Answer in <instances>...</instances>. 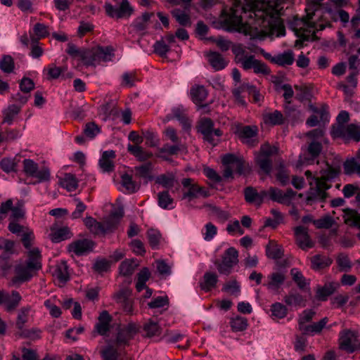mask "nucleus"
Returning <instances> with one entry per match:
<instances>
[{
  "mask_svg": "<svg viewBox=\"0 0 360 360\" xmlns=\"http://www.w3.org/2000/svg\"><path fill=\"white\" fill-rule=\"evenodd\" d=\"M22 165L23 172L27 176L37 179L38 182L50 180L51 172L48 167L42 166L39 167L38 164L31 159H25Z\"/></svg>",
  "mask_w": 360,
  "mask_h": 360,
  "instance_id": "423d86ee",
  "label": "nucleus"
},
{
  "mask_svg": "<svg viewBox=\"0 0 360 360\" xmlns=\"http://www.w3.org/2000/svg\"><path fill=\"white\" fill-rule=\"evenodd\" d=\"M305 11V16L295 17L290 22V27L295 35L303 41L316 40V31L323 30L330 26L326 15L333 21L340 20L343 24L349 20V15L347 11L330 6L328 3H326L321 8L318 6L306 8Z\"/></svg>",
  "mask_w": 360,
  "mask_h": 360,
  "instance_id": "f03ea898",
  "label": "nucleus"
},
{
  "mask_svg": "<svg viewBox=\"0 0 360 360\" xmlns=\"http://www.w3.org/2000/svg\"><path fill=\"white\" fill-rule=\"evenodd\" d=\"M30 311V307L27 306L22 307L18 312L15 325L20 332L24 330L25 324L28 321Z\"/></svg>",
  "mask_w": 360,
  "mask_h": 360,
  "instance_id": "c03bdc74",
  "label": "nucleus"
},
{
  "mask_svg": "<svg viewBox=\"0 0 360 360\" xmlns=\"http://www.w3.org/2000/svg\"><path fill=\"white\" fill-rule=\"evenodd\" d=\"M344 172L347 175H351L356 174L360 176V163H359L355 159L347 160L344 165Z\"/></svg>",
  "mask_w": 360,
  "mask_h": 360,
  "instance_id": "8fccbe9b",
  "label": "nucleus"
},
{
  "mask_svg": "<svg viewBox=\"0 0 360 360\" xmlns=\"http://www.w3.org/2000/svg\"><path fill=\"white\" fill-rule=\"evenodd\" d=\"M217 276L214 273L206 272L203 276V281L200 283L202 290L207 292L214 288L217 283Z\"/></svg>",
  "mask_w": 360,
  "mask_h": 360,
  "instance_id": "58836bf2",
  "label": "nucleus"
},
{
  "mask_svg": "<svg viewBox=\"0 0 360 360\" xmlns=\"http://www.w3.org/2000/svg\"><path fill=\"white\" fill-rule=\"evenodd\" d=\"M127 150L139 161H146L153 155L152 153L144 150L143 148L139 146L129 144L127 146Z\"/></svg>",
  "mask_w": 360,
  "mask_h": 360,
  "instance_id": "72a5a7b5",
  "label": "nucleus"
},
{
  "mask_svg": "<svg viewBox=\"0 0 360 360\" xmlns=\"http://www.w3.org/2000/svg\"><path fill=\"white\" fill-rule=\"evenodd\" d=\"M315 314V311L311 309L304 310L302 314L299 315L298 329L300 330L302 327L307 326L306 323L311 321Z\"/></svg>",
  "mask_w": 360,
  "mask_h": 360,
  "instance_id": "bf43d9fd",
  "label": "nucleus"
},
{
  "mask_svg": "<svg viewBox=\"0 0 360 360\" xmlns=\"http://www.w3.org/2000/svg\"><path fill=\"white\" fill-rule=\"evenodd\" d=\"M112 226L110 224V221L102 224L96 221L94 226L89 230L94 234H105L110 231Z\"/></svg>",
  "mask_w": 360,
  "mask_h": 360,
  "instance_id": "e2e57ef3",
  "label": "nucleus"
},
{
  "mask_svg": "<svg viewBox=\"0 0 360 360\" xmlns=\"http://www.w3.org/2000/svg\"><path fill=\"white\" fill-rule=\"evenodd\" d=\"M340 348L348 353L360 349V340L358 334L349 329H345L340 333Z\"/></svg>",
  "mask_w": 360,
  "mask_h": 360,
  "instance_id": "0eeeda50",
  "label": "nucleus"
},
{
  "mask_svg": "<svg viewBox=\"0 0 360 360\" xmlns=\"http://www.w3.org/2000/svg\"><path fill=\"white\" fill-rule=\"evenodd\" d=\"M208 95V92L202 85H195L191 89V99L195 104L198 105L199 109H203L205 112L208 111V104H201Z\"/></svg>",
  "mask_w": 360,
  "mask_h": 360,
  "instance_id": "f3484780",
  "label": "nucleus"
},
{
  "mask_svg": "<svg viewBox=\"0 0 360 360\" xmlns=\"http://www.w3.org/2000/svg\"><path fill=\"white\" fill-rule=\"evenodd\" d=\"M152 168V164L150 162H147L141 166L135 167L134 169L136 172V175L137 176L148 180H152L153 177L150 175Z\"/></svg>",
  "mask_w": 360,
  "mask_h": 360,
  "instance_id": "603ef678",
  "label": "nucleus"
},
{
  "mask_svg": "<svg viewBox=\"0 0 360 360\" xmlns=\"http://www.w3.org/2000/svg\"><path fill=\"white\" fill-rule=\"evenodd\" d=\"M227 24L235 31L259 39L266 33L269 25L266 11L268 4L264 0H233Z\"/></svg>",
  "mask_w": 360,
  "mask_h": 360,
  "instance_id": "f257e3e1",
  "label": "nucleus"
},
{
  "mask_svg": "<svg viewBox=\"0 0 360 360\" xmlns=\"http://www.w3.org/2000/svg\"><path fill=\"white\" fill-rule=\"evenodd\" d=\"M328 321V319L327 317H324L318 322H314L305 327H302L300 331L303 335L314 336L321 333L322 330L326 327Z\"/></svg>",
  "mask_w": 360,
  "mask_h": 360,
  "instance_id": "a878e982",
  "label": "nucleus"
},
{
  "mask_svg": "<svg viewBox=\"0 0 360 360\" xmlns=\"http://www.w3.org/2000/svg\"><path fill=\"white\" fill-rule=\"evenodd\" d=\"M339 174V170L326 162L323 163L321 170L315 172L313 174L309 170L305 172V176L309 181L310 186L314 184V188H311L307 200L308 202L315 200H323L326 198V191L330 188L328 181L335 179Z\"/></svg>",
  "mask_w": 360,
  "mask_h": 360,
  "instance_id": "20e7f679",
  "label": "nucleus"
},
{
  "mask_svg": "<svg viewBox=\"0 0 360 360\" xmlns=\"http://www.w3.org/2000/svg\"><path fill=\"white\" fill-rule=\"evenodd\" d=\"M26 264L36 270L41 269V254L39 248H33L28 251V259Z\"/></svg>",
  "mask_w": 360,
  "mask_h": 360,
  "instance_id": "2f4dec72",
  "label": "nucleus"
},
{
  "mask_svg": "<svg viewBox=\"0 0 360 360\" xmlns=\"http://www.w3.org/2000/svg\"><path fill=\"white\" fill-rule=\"evenodd\" d=\"M94 247V243L89 239L77 240L68 245L69 252L77 256L84 255L90 252Z\"/></svg>",
  "mask_w": 360,
  "mask_h": 360,
  "instance_id": "2eb2a0df",
  "label": "nucleus"
},
{
  "mask_svg": "<svg viewBox=\"0 0 360 360\" xmlns=\"http://www.w3.org/2000/svg\"><path fill=\"white\" fill-rule=\"evenodd\" d=\"M257 162L260 169L265 173L269 174L272 168V162L269 158L259 155L257 158Z\"/></svg>",
  "mask_w": 360,
  "mask_h": 360,
  "instance_id": "69168bd1",
  "label": "nucleus"
},
{
  "mask_svg": "<svg viewBox=\"0 0 360 360\" xmlns=\"http://www.w3.org/2000/svg\"><path fill=\"white\" fill-rule=\"evenodd\" d=\"M271 61L280 66H288L292 65L295 61V56L291 50L278 53L271 58Z\"/></svg>",
  "mask_w": 360,
  "mask_h": 360,
  "instance_id": "393cba45",
  "label": "nucleus"
},
{
  "mask_svg": "<svg viewBox=\"0 0 360 360\" xmlns=\"http://www.w3.org/2000/svg\"><path fill=\"white\" fill-rule=\"evenodd\" d=\"M79 59L82 60L86 65H96L97 64L96 49H82V51Z\"/></svg>",
  "mask_w": 360,
  "mask_h": 360,
  "instance_id": "a19ab883",
  "label": "nucleus"
},
{
  "mask_svg": "<svg viewBox=\"0 0 360 360\" xmlns=\"http://www.w3.org/2000/svg\"><path fill=\"white\" fill-rule=\"evenodd\" d=\"M22 297L16 290H13L11 294L6 292L4 303L5 310L8 312H12L19 306Z\"/></svg>",
  "mask_w": 360,
  "mask_h": 360,
  "instance_id": "5701e85b",
  "label": "nucleus"
},
{
  "mask_svg": "<svg viewBox=\"0 0 360 360\" xmlns=\"http://www.w3.org/2000/svg\"><path fill=\"white\" fill-rule=\"evenodd\" d=\"M114 5L105 2L104 8L106 15L112 18H129L134 13V9L128 0H112Z\"/></svg>",
  "mask_w": 360,
  "mask_h": 360,
  "instance_id": "39448f33",
  "label": "nucleus"
},
{
  "mask_svg": "<svg viewBox=\"0 0 360 360\" xmlns=\"http://www.w3.org/2000/svg\"><path fill=\"white\" fill-rule=\"evenodd\" d=\"M285 304L290 307H304L306 306V300L304 297L295 292H291L284 297Z\"/></svg>",
  "mask_w": 360,
  "mask_h": 360,
  "instance_id": "c756f323",
  "label": "nucleus"
},
{
  "mask_svg": "<svg viewBox=\"0 0 360 360\" xmlns=\"http://www.w3.org/2000/svg\"><path fill=\"white\" fill-rule=\"evenodd\" d=\"M171 13L181 26L190 27L191 25V17L185 11H182L180 8H174L171 11Z\"/></svg>",
  "mask_w": 360,
  "mask_h": 360,
  "instance_id": "f704fd0d",
  "label": "nucleus"
},
{
  "mask_svg": "<svg viewBox=\"0 0 360 360\" xmlns=\"http://www.w3.org/2000/svg\"><path fill=\"white\" fill-rule=\"evenodd\" d=\"M271 311L273 316L277 319H283L288 314V309L285 305L280 302L271 304Z\"/></svg>",
  "mask_w": 360,
  "mask_h": 360,
  "instance_id": "13d9d810",
  "label": "nucleus"
},
{
  "mask_svg": "<svg viewBox=\"0 0 360 360\" xmlns=\"http://www.w3.org/2000/svg\"><path fill=\"white\" fill-rule=\"evenodd\" d=\"M285 279V275L281 272H275L269 276V282L266 285L271 292H277Z\"/></svg>",
  "mask_w": 360,
  "mask_h": 360,
  "instance_id": "bb28decb",
  "label": "nucleus"
},
{
  "mask_svg": "<svg viewBox=\"0 0 360 360\" xmlns=\"http://www.w3.org/2000/svg\"><path fill=\"white\" fill-rule=\"evenodd\" d=\"M331 134L334 138H342L347 141H360V126L354 124L333 127Z\"/></svg>",
  "mask_w": 360,
  "mask_h": 360,
  "instance_id": "9d476101",
  "label": "nucleus"
},
{
  "mask_svg": "<svg viewBox=\"0 0 360 360\" xmlns=\"http://www.w3.org/2000/svg\"><path fill=\"white\" fill-rule=\"evenodd\" d=\"M115 300L117 302L122 304L123 309L127 314L133 313V304L131 300L127 298V292L124 290L119 292L115 295Z\"/></svg>",
  "mask_w": 360,
  "mask_h": 360,
  "instance_id": "de8ad7c7",
  "label": "nucleus"
},
{
  "mask_svg": "<svg viewBox=\"0 0 360 360\" xmlns=\"http://www.w3.org/2000/svg\"><path fill=\"white\" fill-rule=\"evenodd\" d=\"M238 63L245 70L253 69L257 74L268 75L270 72L265 63L255 59L252 55H249Z\"/></svg>",
  "mask_w": 360,
  "mask_h": 360,
  "instance_id": "ddd939ff",
  "label": "nucleus"
},
{
  "mask_svg": "<svg viewBox=\"0 0 360 360\" xmlns=\"http://www.w3.org/2000/svg\"><path fill=\"white\" fill-rule=\"evenodd\" d=\"M111 316L107 311H103L98 316V323L95 325V331L101 335H105L110 329Z\"/></svg>",
  "mask_w": 360,
  "mask_h": 360,
  "instance_id": "b1692460",
  "label": "nucleus"
},
{
  "mask_svg": "<svg viewBox=\"0 0 360 360\" xmlns=\"http://www.w3.org/2000/svg\"><path fill=\"white\" fill-rule=\"evenodd\" d=\"M186 112V109L182 105L172 109L174 119H176L180 122L184 131H188L191 128V120L187 117Z\"/></svg>",
  "mask_w": 360,
  "mask_h": 360,
  "instance_id": "aec40b11",
  "label": "nucleus"
},
{
  "mask_svg": "<svg viewBox=\"0 0 360 360\" xmlns=\"http://www.w3.org/2000/svg\"><path fill=\"white\" fill-rule=\"evenodd\" d=\"M333 262L332 259L323 255H316L311 258V267L319 271L328 267Z\"/></svg>",
  "mask_w": 360,
  "mask_h": 360,
  "instance_id": "c85d7f7f",
  "label": "nucleus"
},
{
  "mask_svg": "<svg viewBox=\"0 0 360 360\" xmlns=\"http://www.w3.org/2000/svg\"><path fill=\"white\" fill-rule=\"evenodd\" d=\"M154 52L161 57L166 56L167 53L169 51L168 44L164 41L163 39L157 41L153 45Z\"/></svg>",
  "mask_w": 360,
  "mask_h": 360,
  "instance_id": "774afa93",
  "label": "nucleus"
},
{
  "mask_svg": "<svg viewBox=\"0 0 360 360\" xmlns=\"http://www.w3.org/2000/svg\"><path fill=\"white\" fill-rule=\"evenodd\" d=\"M238 252L236 248L231 247L228 248L222 256L221 262L216 261L214 262L218 271L221 274L229 275L231 269L238 262Z\"/></svg>",
  "mask_w": 360,
  "mask_h": 360,
  "instance_id": "6e6552de",
  "label": "nucleus"
},
{
  "mask_svg": "<svg viewBox=\"0 0 360 360\" xmlns=\"http://www.w3.org/2000/svg\"><path fill=\"white\" fill-rule=\"evenodd\" d=\"M20 107L17 105H11L3 111L4 119L2 123L11 124L14 117L19 113Z\"/></svg>",
  "mask_w": 360,
  "mask_h": 360,
  "instance_id": "09e8293b",
  "label": "nucleus"
},
{
  "mask_svg": "<svg viewBox=\"0 0 360 360\" xmlns=\"http://www.w3.org/2000/svg\"><path fill=\"white\" fill-rule=\"evenodd\" d=\"M152 16H153V13L146 12V13H143L141 16L136 18L134 20V22L132 23V26L134 27V29L136 31H139V32L144 31L145 30L147 29L148 22Z\"/></svg>",
  "mask_w": 360,
  "mask_h": 360,
  "instance_id": "4c0bfd02",
  "label": "nucleus"
},
{
  "mask_svg": "<svg viewBox=\"0 0 360 360\" xmlns=\"http://www.w3.org/2000/svg\"><path fill=\"white\" fill-rule=\"evenodd\" d=\"M322 150V145L316 141H312L308 146V153L310 158L307 156H300L299 162L300 165H311L314 160L320 155Z\"/></svg>",
  "mask_w": 360,
  "mask_h": 360,
  "instance_id": "a211bd4d",
  "label": "nucleus"
},
{
  "mask_svg": "<svg viewBox=\"0 0 360 360\" xmlns=\"http://www.w3.org/2000/svg\"><path fill=\"white\" fill-rule=\"evenodd\" d=\"M115 158L114 150H106L103 153L99 160V165L103 172H110L114 169L113 159Z\"/></svg>",
  "mask_w": 360,
  "mask_h": 360,
  "instance_id": "cd10ccee",
  "label": "nucleus"
},
{
  "mask_svg": "<svg viewBox=\"0 0 360 360\" xmlns=\"http://www.w3.org/2000/svg\"><path fill=\"white\" fill-rule=\"evenodd\" d=\"M336 262L342 271H349L352 268L351 261L345 254H340L337 257Z\"/></svg>",
  "mask_w": 360,
  "mask_h": 360,
  "instance_id": "338daca9",
  "label": "nucleus"
},
{
  "mask_svg": "<svg viewBox=\"0 0 360 360\" xmlns=\"http://www.w3.org/2000/svg\"><path fill=\"white\" fill-rule=\"evenodd\" d=\"M237 134L241 142L248 146L253 147L257 145L258 128L255 125H246L238 129Z\"/></svg>",
  "mask_w": 360,
  "mask_h": 360,
  "instance_id": "f8f14e48",
  "label": "nucleus"
},
{
  "mask_svg": "<svg viewBox=\"0 0 360 360\" xmlns=\"http://www.w3.org/2000/svg\"><path fill=\"white\" fill-rule=\"evenodd\" d=\"M335 290V288L333 284H326L323 287L318 288L316 297L320 300H326L327 297L332 295Z\"/></svg>",
  "mask_w": 360,
  "mask_h": 360,
  "instance_id": "680f3d73",
  "label": "nucleus"
},
{
  "mask_svg": "<svg viewBox=\"0 0 360 360\" xmlns=\"http://www.w3.org/2000/svg\"><path fill=\"white\" fill-rule=\"evenodd\" d=\"M136 333V326L134 323H129L118 330L117 343L118 345H127Z\"/></svg>",
  "mask_w": 360,
  "mask_h": 360,
  "instance_id": "6ab92c4d",
  "label": "nucleus"
},
{
  "mask_svg": "<svg viewBox=\"0 0 360 360\" xmlns=\"http://www.w3.org/2000/svg\"><path fill=\"white\" fill-rule=\"evenodd\" d=\"M113 53L110 47H98L96 48V60L97 64L101 61L107 62L112 60Z\"/></svg>",
  "mask_w": 360,
  "mask_h": 360,
  "instance_id": "3c124183",
  "label": "nucleus"
},
{
  "mask_svg": "<svg viewBox=\"0 0 360 360\" xmlns=\"http://www.w3.org/2000/svg\"><path fill=\"white\" fill-rule=\"evenodd\" d=\"M60 186L68 191H75L78 187V180L76 176L70 173H66L60 178Z\"/></svg>",
  "mask_w": 360,
  "mask_h": 360,
  "instance_id": "7c9ffc66",
  "label": "nucleus"
},
{
  "mask_svg": "<svg viewBox=\"0 0 360 360\" xmlns=\"http://www.w3.org/2000/svg\"><path fill=\"white\" fill-rule=\"evenodd\" d=\"M137 266L138 263L136 259H125L120 265V273L124 276H131Z\"/></svg>",
  "mask_w": 360,
  "mask_h": 360,
  "instance_id": "ea45409f",
  "label": "nucleus"
},
{
  "mask_svg": "<svg viewBox=\"0 0 360 360\" xmlns=\"http://www.w3.org/2000/svg\"><path fill=\"white\" fill-rule=\"evenodd\" d=\"M143 330L147 337L151 338L153 336H158L161 334L162 328L158 323L149 319L143 326Z\"/></svg>",
  "mask_w": 360,
  "mask_h": 360,
  "instance_id": "79ce46f5",
  "label": "nucleus"
},
{
  "mask_svg": "<svg viewBox=\"0 0 360 360\" xmlns=\"http://www.w3.org/2000/svg\"><path fill=\"white\" fill-rule=\"evenodd\" d=\"M37 271L30 268L28 265H20L16 267L15 271L17 274V279L20 281H27L30 280L34 275L33 272Z\"/></svg>",
  "mask_w": 360,
  "mask_h": 360,
  "instance_id": "37998d69",
  "label": "nucleus"
},
{
  "mask_svg": "<svg viewBox=\"0 0 360 360\" xmlns=\"http://www.w3.org/2000/svg\"><path fill=\"white\" fill-rule=\"evenodd\" d=\"M121 184L129 193L136 192L140 188V184L134 181L131 175L128 174L122 175Z\"/></svg>",
  "mask_w": 360,
  "mask_h": 360,
  "instance_id": "e433bc0d",
  "label": "nucleus"
},
{
  "mask_svg": "<svg viewBox=\"0 0 360 360\" xmlns=\"http://www.w3.org/2000/svg\"><path fill=\"white\" fill-rule=\"evenodd\" d=\"M205 56L210 65L215 71L221 70L228 65L229 61L217 52L210 51L206 53Z\"/></svg>",
  "mask_w": 360,
  "mask_h": 360,
  "instance_id": "4be33fe9",
  "label": "nucleus"
},
{
  "mask_svg": "<svg viewBox=\"0 0 360 360\" xmlns=\"http://www.w3.org/2000/svg\"><path fill=\"white\" fill-rule=\"evenodd\" d=\"M15 68L13 58L9 55L3 56L0 60V69L5 73H11Z\"/></svg>",
  "mask_w": 360,
  "mask_h": 360,
  "instance_id": "052dcab7",
  "label": "nucleus"
},
{
  "mask_svg": "<svg viewBox=\"0 0 360 360\" xmlns=\"http://www.w3.org/2000/svg\"><path fill=\"white\" fill-rule=\"evenodd\" d=\"M231 326L233 331H243L248 327V320L243 316H236L231 320Z\"/></svg>",
  "mask_w": 360,
  "mask_h": 360,
  "instance_id": "6e6d98bb",
  "label": "nucleus"
},
{
  "mask_svg": "<svg viewBox=\"0 0 360 360\" xmlns=\"http://www.w3.org/2000/svg\"><path fill=\"white\" fill-rule=\"evenodd\" d=\"M53 275L60 283H66L70 278L67 263L63 261L58 264L54 270Z\"/></svg>",
  "mask_w": 360,
  "mask_h": 360,
  "instance_id": "473e14b6",
  "label": "nucleus"
},
{
  "mask_svg": "<svg viewBox=\"0 0 360 360\" xmlns=\"http://www.w3.org/2000/svg\"><path fill=\"white\" fill-rule=\"evenodd\" d=\"M203 238L206 241L212 240L217 233V228L212 222L207 223L202 229Z\"/></svg>",
  "mask_w": 360,
  "mask_h": 360,
  "instance_id": "4d7b16f0",
  "label": "nucleus"
},
{
  "mask_svg": "<svg viewBox=\"0 0 360 360\" xmlns=\"http://www.w3.org/2000/svg\"><path fill=\"white\" fill-rule=\"evenodd\" d=\"M232 52L235 56V61L238 63L243 59L248 56L244 46L241 44H234L231 48Z\"/></svg>",
  "mask_w": 360,
  "mask_h": 360,
  "instance_id": "0e129e2a",
  "label": "nucleus"
},
{
  "mask_svg": "<svg viewBox=\"0 0 360 360\" xmlns=\"http://www.w3.org/2000/svg\"><path fill=\"white\" fill-rule=\"evenodd\" d=\"M214 123L210 118H203L200 120L198 131L203 135V139L213 146L219 141L221 131L219 129H214Z\"/></svg>",
  "mask_w": 360,
  "mask_h": 360,
  "instance_id": "9b49d317",
  "label": "nucleus"
},
{
  "mask_svg": "<svg viewBox=\"0 0 360 360\" xmlns=\"http://www.w3.org/2000/svg\"><path fill=\"white\" fill-rule=\"evenodd\" d=\"M294 231L296 243L302 250H307L314 247V243L308 234V229L307 227L299 226L295 227Z\"/></svg>",
  "mask_w": 360,
  "mask_h": 360,
  "instance_id": "dca6fc26",
  "label": "nucleus"
},
{
  "mask_svg": "<svg viewBox=\"0 0 360 360\" xmlns=\"http://www.w3.org/2000/svg\"><path fill=\"white\" fill-rule=\"evenodd\" d=\"M244 197L247 202L259 205V192L255 188L252 186L245 188Z\"/></svg>",
  "mask_w": 360,
  "mask_h": 360,
  "instance_id": "864d4df0",
  "label": "nucleus"
},
{
  "mask_svg": "<svg viewBox=\"0 0 360 360\" xmlns=\"http://www.w3.org/2000/svg\"><path fill=\"white\" fill-rule=\"evenodd\" d=\"M72 236L73 233L68 226H63L59 229L51 227V233L49 234L50 240L55 243L70 239Z\"/></svg>",
  "mask_w": 360,
  "mask_h": 360,
  "instance_id": "412c9836",
  "label": "nucleus"
},
{
  "mask_svg": "<svg viewBox=\"0 0 360 360\" xmlns=\"http://www.w3.org/2000/svg\"><path fill=\"white\" fill-rule=\"evenodd\" d=\"M263 119L266 124L271 125H279L283 122V114L278 110L264 114Z\"/></svg>",
  "mask_w": 360,
  "mask_h": 360,
  "instance_id": "49530a36",
  "label": "nucleus"
},
{
  "mask_svg": "<svg viewBox=\"0 0 360 360\" xmlns=\"http://www.w3.org/2000/svg\"><path fill=\"white\" fill-rule=\"evenodd\" d=\"M184 188L182 199L191 200L200 196L206 198L210 195L209 191L203 187L199 186L193 179L185 178L181 180Z\"/></svg>",
  "mask_w": 360,
  "mask_h": 360,
  "instance_id": "1a4fd4ad",
  "label": "nucleus"
},
{
  "mask_svg": "<svg viewBox=\"0 0 360 360\" xmlns=\"http://www.w3.org/2000/svg\"><path fill=\"white\" fill-rule=\"evenodd\" d=\"M17 164L16 159L13 158H4L0 161L1 169L6 173L15 172Z\"/></svg>",
  "mask_w": 360,
  "mask_h": 360,
  "instance_id": "5fc2aeb1",
  "label": "nucleus"
},
{
  "mask_svg": "<svg viewBox=\"0 0 360 360\" xmlns=\"http://www.w3.org/2000/svg\"><path fill=\"white\" fill-rule=\"evenodd\" d=\"M222 164L229 165L239 174H243L245 172V160L242 157L237 156L232 153H227L222 157Z\"/></svg>",
  "mask_w": 360,
  "mask_h": 360,
  "instance_id": "4468645a",
  "label": "nucleus"
},
{
  "mask_svg": "<svg viewBox=\"0 0 360 360\" xmlns=\"http://www.w3.org/2000/svg\"><path fill=\"white\" fill-rule=\"evenodd\" d=\"M8 218V230L14 235L21 236V242L24 248L30 251L32 250L35 236L33 231L24 224L26 220V210L22 200L8 199L0 205V224Z\"/></svg>",
  "mask_w": 360,
  "mask_h": 360,
  "instance_id": "7ed1b4c3",
  "label": "nucleus"
},
{
  "mask_svg": "<svg viewBox=\"0 0 360 360\" xmlns=\"http://www.w3.org/2000/svg\"><path fill=\"white\" fill-rule=\"evenodd\" d=\"M158 205L165 210H172L174 207L173 198L167 191L160 192L158 195Z\"/></svg>",
  "mask_w": 360,
  "mask_h": 360,
  "instance_id": "a18cd8bd",
  "label": "nucleus"
},
{
  "mask_svg": "<svg viewBox=\"0 0 360 360\" xmlns=\"http://www.w3.org/2000/svg\"><path fill=\"white\" fill-rule=\"evenodd\" d=\"M266 255L269 258L278 259L283 257V252L281 246L271 240L266 247Z\"/></svg>",
  "mask_w": 360,
  "mask_h": 360,
  "instance_id": "c9c22d12",
  "label": "nucleus"
}]
</instances>
